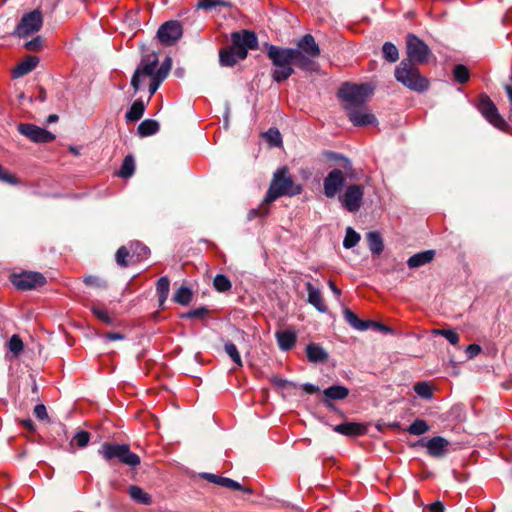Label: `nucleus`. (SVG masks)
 I'll list each match as a JSON object with an SVG mask.
<instances>
[{
	"label": "nucleus",
	"instance_id": "1",
	"mask_svg": "<svg viewBox=\"0 0 512 512\" xmlns=\"http://www.w3.org/2000/svg\"><path fill=\"white\" fill-rule=\"evenodd\" d=\"M321 49L311 34L303 35L294 48L267 46V57L273 65L271 77L281 83L294 74L293 65L304 72H318Z\"/></svg>",
	"mask_w": 512,
	"mask_h": 512
},
{
	"label": "nucleus",
	"instance_id": "2",
	"mask_svg": "<svg viewBox=\"0 0 512 512\" xmlns=\"http://www.w3.org/2000/svg\"><path fill=\"white\" fill-rule=\"evenodd\" d=\"M172 66L170 57H166L159 64L158 56L155 53L147 54L142 57L132 78L131 86L134 93L144 88V78H149L148 90L150 97L156 93L161 83L166 79Z\"/></svg>",
	"mask_w": 512,
	"mask_h": 512
},
{
	"label": "nucleus",
	"instance_id": "3",
	"mask_svg": "<svg viewBox=\"0 0 512 512\" xmlns=\"http://www.w3.org/2000/svg\"><path fill=\"white\" fill-rule=\"evenodd\" d=\"M301 192L302 185L293 181L286 167H281L273 174L264 203H272L282 196H296L301 194Z\"/></svg>",
	"mask_w": 512,
	"mask_h": 512
},
{
	"label": "nucleus",
	"instance_id": "4",
	"mask_svg": "<svg viewBox=\"0 0 512 512\" xmlns=\"http://www.w3.org/2000/svg\"><path fill=\"white\" fill-rule=\"evenodd\" d=\"M334 158L343 161V169L335 168L331 170L323 180L324 195L329 199L340 194L347 178H351L353 173L352 163L348 158L338 154H335Z\"/></svg>",
	"mask_w": 512,
	"mask_h": 512
},
{
	"label": "nucleus",
	"instance_id": "5",
	"mask_svg": "<svg viewBox=\"0 0 512 512\" xmlns=\"http://www.w3.org/2000/svg\"><path fill=\"white\" fill-rule=\"evenodd\" d=\"M395 78L405 87L416 92H424L429 88V81L422 76L411 61L402 60L395 68Z\"/></svg>",
	"mask_w": 512,
	"mask_h": 512
},
{
	"label": "nucleus",
	"instance_id": "6",
	"mask_svg": "<svg viewBox=\"0 0 512 512\" xmlns=\"http://www.w3.org/2000/svg\"><path fill=\"white\" fill-rule=\"evenodd\" d=\"M372 92L373 88L369 84L344 83L338 91V96L345 103L344 107L348 111L364 105Z\"/></svg>",
	"mask_w": 512,
	"mask_h": 512
},
{
	"label": "nucleus",
	"instance_id": "7",
	"mask_svg": "<svg viewBox=\"0 0 512 512\" xmlns=\"http://www.w3.org/2000/svg\"><path fill=\"white\" fill-rule=\"evenodd\" d=\"M98 453L106 460L112 461L118 459L121 463L130 467H136L140 464V457L131 452L130 448L126 444H111L105 442Z\"/></svg>",
	"mask_w": 512,
	"mask_h": 512
},
{
	"label": "nucleus",
	"instance_id": "8",
	"mask_svg": "<svg viewBox=\"0 0 512 512\" xmlns=\"http://www.w3.org/2000/svg\"><path fill=\"white\" fill-rule=\"evenodd\" d=\"M364 186L362 184H350L338 195L342 207L348 212H357L363 201Z\"/></svg>",
	"mask_w": 512,
	"mask_h": 512
},
{
	"label": "nucleus",
	"instance_id": "9",
	"mask_svg": "<svg viewBox=\"0 0 512 512\" xmlns=\"http://www.w3.org/2000/svg\"><path fill=\"white\" fill-rule=\"evenodd\" d=\"M43 25V16L40 10L35 9L31 12L24 14L17 24L14 35L20 38L27 37L35 32H38Z\"/></svg>",
	"mask_w": 512,
	"mask_h": 512
},
{
	"label": "nucleus",
	"instance_id": "10",
	"mask_svg": "<svg viewBox=\"0 0 512 512\" xmlns=\"http://www.w3.org/2000/svg\"><path fill=\"white\" fill-rule=\"evenodd\" d=\"M407 61H411V63H419L423 64L428 62L429 56L431 55V50L428 45L417 37L414 34H409L407 36Z\"/></svg>",
	"mask_w": 512,
	"mask_h": 512
},
{
	"label": "nucleus",
	"instance_id": "11",
	"mask_svg": "<svg viewBox=\"0 0 512 512\" xmlns=\"http://www.w3.org/2000/svg\"><path fill=\"white\" fill-rule=\"evenodd\" d=\"M232 48L238 51L240 59H245L248 50L256 49L258 46L257 36L254 32L243 30L231 34Z\"/></svg>",
	"mask_w": 512,
	"mask_h": 512
},
{
	"label": "nucleus",
	"instance_id": "12",
	"mask_svg": "<svg viewBox=\"0 0 512 512\" xmlns=\"http://www.w3.org/2000/svg\"><path fill=\"white\" fill-rule=\"evenodd\" d=\"M478 108L481 114L489 123L498 129L504 130L506 123L502 116L499 114L496 105L488 96H480Z\"/></svg>",
	"mask_w": 512,
	"mask_h": 512
},
{
	"label": "nucleus",
	"instance_id": "13",
	"mask_svg": "<svg viewBox=\"0 0 512 512\" xmlns=\"http://www.w3.org/2000/svg\"><path fill=\"white\" fill-rule=\"evenodd\" d=\"M46 282L45 277L39 272H23L18 275H13V285L22 291L35 289L44 285Z\"/></svg>",
	"mask_w": 512,
	"mask_h": 512
},
{
	"label": "nucleus",
	"instance_id": "14",
	"mask_svg": "<svg viewBox=\"0 0 512 512\" xmlns=\"http://www.w3.org/2000/svg\"><path fill=\"white\" fill-rule=\"evenodd\" d=\"M18 131L35 143H48L55 139L50 131L33 124H20Z\"/></svg>",
	"mask_w": 512,
	"mask_h": 512
},
{
	"label": "nucleus",
	"instance_id": "15",
	"mask_svg": "<svg viewBox=\"0 0 512 512\" xmlns=\"http://www.w3.org/2000/svg\"><path fill=\"white\" fill-rule=\"evenodd\" d=\"M182 35V27L178 21H168L157 31L159 41L164 45L174 44Z\"/></svg>",
	"mask_w": 512,
	"mask_h": 512
},
{
	"label": "nucleus",
	"instance_id": "16",
	"mask_svg": "<svg viewBox=\"0 0 512 512\" xmlns=\"http://www.w3.org/2000/svg\"><path fill=\"white\" fill-rule=\"evenodd\" d=\"M418 444L425 446L431 457L441 458L448 451L449 441L442 436H435L427 441L419 440Z\"/></svg>",
	"mask_w": 512,
	"mask_h": 512
},
{
	"label": "nucleus",
	"instance_id": "17",
	"mask_svg": "<svg viewBox=\"0 0 512 512\" xmlns=\"http://www.w3.org/2000/svg\"><path fill=\"white\" fill-rule=\"evenodd\" d=\"M348 117L350 121L355 126H367V125H374L377 123V119L369 112L364 105L352 108L347 111Z\"/></svg>",
	"mask_w": 512,
	"mask_h": 512
},
{
	"label": "nucleus",
	"instance_id": "18",
	"mask_svg": "<svg viewBox=\"0 0 512 512\" xmlns=\"http://www.w3.org/2000/svg\"><path fill=\"white\" fill-rule=\"evenodd\" d=\"M349 395V389L342 385H333L323 391V404L330 410H335L333 400H342Z\"/></svg>",
	"mask_w": 512,
	"mask_h": 512
},
{
	"label": "nucleus",
	"instance_id": "19",
	"mask_svg": "<svg viewBox=\"0 0 512 512\" xmlns=\"http://www.w3.org/2000/svg\"><path fill=\"white\" fill-rule=\"evenodd\" d=\"M203 478L208 480L211 483L217 484L222 487H226V488H229L232 490H240V491H244L246 493H252L251 489L244 488L237 481L227 478V477H222V476H218V475L211 474V473H204Z\"/></svg>",
	"mask_w": 512,
	"mask_h": 512
},
{
	"label": "nucleus",
	"instance_id": "20",
	"mask_svg": "<svg viewBox=\"0 0 512 512\" xmlns=\"http://www.w3.org/2000/svg\"><path fill=\"white\" fill-rule=\"evenodd\" d=\"M275 336L278 346L282 351H289L296 344L297 335L292 330L278 331Z\"/></svg>",
	"mask_w": 512,
	"mask_h": 512
},
{
	"label": "nucleus",
	"instance_id": "21",
	"mask_svg": "<svg viewBox=\"0 0 512 512\" xmlns=\"http://www.w3.org/2000/svg\"><path fill=\"white\" fill-rule=\"evenodd\" d=\"M305 286L308 292V303L314 306L319 312L325 313L327 311V307L323 303L321 291L314 287L310 282H307Z\"/></svg>",
	"mask_w": 512,
	"mask_h": 512
},
{
	"label": "nucleus",
	"instance_id": "22",
	"mask_svg": "<svg viewBox=\"0 0 512 512\" xmlns=\"http://www.w3.org/2000/svg\"><path fill=\"white\" fill-rule=\"evenodd\" d=\"M39 63V58L36 56H28L25 60L19 63L13 70V77L19 78L36 68Z\"/></svg>",
	"mask_w": 512,
	"mask_h": 512
},
{
	"label": "nucleus",
	"instance_id": "23",
	"mask_svg": "<svg viewBox=\"0 0 512 512\" xmlns=\"http://www.w3.org/2000/svg\"><path fill=\"white\" fill-rule=\"evenodd\" d=\"M307 359L312 363L324 362L328 358V353L318 344L310 343L306 346Z\"/></svg>",
	"mask_w": 512,
	"mask_h": 512
},
{
	"label": "nucleus",
	"instance_id": "24",
	"mask_svg": "<svg viewBox=\"0 0 512 512\" xmlns=\"http://www.w3.org/2000/svg\"><path fill=\"white\" fill-rule=\"evenodd\" d=\"M343 315L349 325L359 331H365L370 327L371 324H375L374 321L361 320L354 312L348 308L344 309Z\"/></svg>",
	"mask_w": 512,
	"mask_h": 512
},
{
	"label": "nucleus",
	"instance_id": "25",
	"mask_svg": "<svg viewBox=\"0 0 512 512\" xmlns=\"http://www.w3.org/2000/svg\"><path fill=\"white\" fill-rule=\"evenodd\" d=\"M435 256L434 250H426L423 252L416 253L412 255L408 261L407 264L410 268H418L421 267L433 260Z\"/></svg>",
	"mask_w": 512,
	"mask_h": 512
},
{
	"label": "nucleus",
	"instance_id": "26",
	"mask_svg": "<svg viewBox=\"0 0 512 512\" xmlns=\"http://www.w3.org/2000/svg\"><path fill=\"white\" fill-rule=\"evenodd\" d=\"M238 51L234 48H223L219 51V63L221 66L232 67L240 61Z\"/></svg>",
	"mask_w": 512,
	"mask_h": 512
},
{
	"label": "nucleus",
	"instance_id": "27",
	"mask_svg": "<svg viewBox=\"0 0 512 512\" xmlns=\"http://www.w3.org/2000/svg\"><path fill=\"white\" fill-rule=\"evenodd\" d=\"M334 431L342 435L357 436L364 432V427L358 423H342L334 427Z\"/></svg>",
	"mask_w": 512,
	"mask_h": 512
},
{
	"label": "nucleus",
	"instance_id": "28",
	"mask_svg": "<svg viewBox=\"0 0 512 512\" xmlns=\"http://www.w3.org/2000/svg\"><path fill=\"white\" fill-rule=\"evenodd\" d=\"M145 111V103L143 100L138 99L133 102L129 110L126 112L125 118L127 121L136 122L143 116Z\"/></svg>",
	"mask_w": 512,
	"mask_h": 512
},
{
	"label": "nucleus",
	"instance_id": "29",
	"mask_svg": "<svg viewBox=\"0 0 512 512\" xmlns=\"http://www.w3.org/2000/svg\"><path fill=\"white\" fill-rule=\"evenodd\" d=\"M129 495L134 502L139 504L149 505L152 502L151 496L136 485L129 487Z\"/></svg>",
	"mask_w": 512,
	"mask_h": 512
},
{
	"label": "nucleus",
	"instance_id": "30",
	"mask_svg": "<svg viewBox=\"0 0 512 512\" xmlns=\"http://www.w3.org/2000/svg\"><path fill=\"white\" fill-rule=\"evenodd\" d=\"M170 290V281L168 277L163 276L158 279L156 284V291L159 297V306L162 307L168 298Z\"/></svg>",
	"mask_w": 512,
	"mask_h": 512
},
{
	"label": "nucleus",
	"instance_id": "31",
	"mask_svg": "<svg viewBox=\"0 0 512 512\" xmlns=\"http://www.w3.org/2000/svg\"><path fill=\"white\" fill-rule=\"evenodd\" d=\"M158 130H159V123L152 119H146V120L142 121L137 128L138 134L141 137H147V136L153 135V134L157 133Z\"/></svg>",
	"mask_w": 512,
	"mask_h": 512
},
{
	"label": "nucleus",
	"instance_id": "32",
	"mask_svg": "<svg viewBox=\"0 0 512 512\" xmlns=\"http://www.w3.org/2000/svg\"><path fill=\"white\" fill-rule=\"evenodd\" d=\"M366 238L368 241L369 248L373 253L380 254L383 251V240L379 232L371 231L367 233Z\"/></svg>",
	"mask_w": 512,
	"mask_h": 512
},
{
	"label": "nucleus",
	"instance_id": "33",
	"mask_svg": "<svg viewBox=\"0 0 512 512\" xmlns=\"http://www.w3.org/2000/svg\"><path fill=\"white\" fill-rule=\"evenodd\" d=\"M135 170V161L132 155H127L120 167L118 175L122 178H129L133 175Z\"/></svg>",
	"mask_w": 512,
	"mask_h": 512
},
{
	"label": "nucleus",
	"instance_id": "34",
	"mask_svg": "<svg viewBox=\"0 0 512 512\" xmlns=\"http://www.w3.org/2000/svg\"><path fill=\"white\" fill-rule=\"evenodd\" d=\"M429 425L425 420L416 419L405 431L411 435L420 436L428 432Z\"/></svg>",
	"mask_w": 512,
	"mask_h": 512
},
{
	"label": "nucleus",
	"instance_id": "35",
	"mask_svg": "<svg viewBox=\"0 0 512 512\" xmlns=\"http://www.w3.org/2000/svg\"><path fill=\"white\" fill-rule=\"evenodd\" d=\"M192 299V292L186 286H181L173 295V300L181 305H188Z\"/></svg>",
	"mask_w": 512,
	"mask_h": 512
},
{
	"label": "nucleus",
	"instance_id": "36",
	"mask_svg": "<svg viewBox=\"0 0 512 512\" xmlns=\"http://www.w3.org/2000/svg\"><path fill=\"white\" fill-rule=\"evenodd\" d=\"M214 288L221 293L228 292L232 288L229 278L223 274H217L213 279Z\"/></svg>",
	"mask_w": 512,
	"mask_h": 512
},
{
	"label": "nucleus",
	"instance_id": "37",
	"mask_svg": "<svg viewBox=\"0 0 512 512\" xmlns=\"http://www.w3.org/2000/svg\"><path fill=\"white\" fill-rule=\"evenodd\" d=\"M382 53L385 60L394 63L399 59L397 47L391 42H385L382 47Z\"/></svg>",
	"mask_w": 512,
	"mask_h": 512
},
{
	"label": "nucleus",
	"instance_id": "38",
	"mask_svg": "<svg viewBox=\"0 0 512 512\" xmlns=\"http://www.w3.org/2000/svg\"><path fill=\"white\" fill-rule=\"evenodd\" d=\"M360 241V234L357 233L353 228L348 227L346 229L345 237L343 240V246L346 249L353 248Z\"/></svg>",
	"mask_w": 512,
	"mask_h": 512
},
{
	"label": "nucleus",
	"instance_id": "39",
	"mask_svg": "<svg viewBox=\"0 0 512 512\" xmlns=\"http://www.w3.org/2000/svg\"><path fill=\"white\" fill-rule=\"evenodd\" d=\"M224 350L226 354L231 358V360L238 366L242 367L243 362L240 356V353L236 347V345L232 342H226L224 345Z\"/></svg>",
	"mask_w": 512,
	"mask_h": 512
},
{
	"label": "nucleus",
	"instance_id": "40",
	"mask_svg": "<svg viewBox=\"0 0 512 512\" xmlns=\"http://www.w3.org/2000/svg\"><path fill=\"white\" fill-rule=\"evenodd\" d=\"M453 76L455 81L459 84H465L470 79V73L466 66L458 64L453 69Z\"/></svg>",
	"mask_w": 512,
	"mask_h": 512
},
{
	"label": "nucleus",
	"instance_id": "41",
	"mask_svg": "<svg viewBox=\"0 0 512 512\" xmlns=\"http://www.w3.org/2000/svg\"><path fill=\"white\" fill-rule=\"evenodd\" d=\"M8 349L15 356H18L24 349V344L19 335L14 334L8 341Z\"/></svg>",
	"mask_w": 512,
	"mask_h": 512
},
{
	"label": "nucleus",
	"instance_id": "42",
	"mask_svg": "<svg viewBox=\"0 0 512 512\" xmlns=\"http://www.w3.org/2000/svg\"><path fill=\"white\" fill-rule=\"evenodd\" d=\"M414 391L419 397L424 399H431L433 396L432 389L427 382H418L415 384Z\"/></svg>",
	"mask_w": 512,
	"mask_h": 512
},
{
	"label": "nucleus",
	"instance_id": "43",
	"mask_svg": "<svg viewBox=\"0 0 512 512\" xmlns=\"http://www.w3.org/2000/svg\"><path fill=\"white\" fill-rule=\"evenodd\" d=\"M433 334L445 337L452 345H457L460 340L459 335L451 329H435Z\"/></svg>",
	"mask_w": 512,
	"mask_h": 512
},
{
	"label": "nucleus",
	"instance_id": "44",
	"mask_svg": "<svg viewBox=\"0 0 512 512\" xmlns=\"http://www.w3.org/2000/svg\"><path fill=\"white\" fill-rule=\"evenodd\" d=\"M217 6L230 7L231 3L227 0H201L198 3V7L205 10H211Z\"/></svg>",
	"mask_w": 512,
	"mask_h": 512
},
{
	"label": "nucleus",
	"instance_id": "45",
	"mask_svg": "<svg viewBox=\"0 0 512 512\" xmlns=\"http://www.w3.org/2000/svg\"><path fill=\"white\" fill-rule=\"evenodd\" d=\"M269 204L270 203H264V201H263L258 208L251 209L248 212L247 218L249 220H252L257 217L263 218V217L267 216L269 213V208H268Z\"/></svg>",
	"mask_w": 512,
	"mask_h": 512
},
{
	"label": "nucleus",
	"instance_id": "46",
	"mask_svg": "<svg viewBox=\"0 0 512 512\" xmlns=\"http://www.w3.org/2000/svg\"><path fill=\"white\" fill-rule=\"evenodd\" d=\"M89 441L90 434L87 431H78L74 435L71 441V445L73 444V442H75L79 448H84L88 445Z\"/></svg>",
	"mask_w": 512,
	"mask_h": 512
},
{
	"label": "nucleus",
	"instance_id": "47",
	"mask_svg": "<svg viewBox=\"0 0 512 512\" xmlns=\"http://www.w3.org/2000/svg\"><path fill=\"white\" fill-rule=\"evenodd\" d=\"M265 136L271 146L278 147L282 143V137L280 132L277 129L270 128L266 133Z\"/></svg>",
	"mask_w": 512,
	"mask_h": 512
},
{
	"label": "nucleus",
	"instance_id": "48",
	"mask_svg": "<svg viewBox=\"0 0 512 512\" xmlns=\"http://www.w3.org/2000/svg\"><path fill=\"white\" fill-rule=\"evenodd\" d=\"M129 256H130V252L127 249V247H125V246L120 247L117 250L116 255H115L117 264L121 267H127L128 266L127 258Z\"/></svg>",
	"mask_w": 512,
	"mask_h": 512
},
{
	"label": "nucleus",
	"instance_id": "49",
	"mask_svg": "<svg viewBox=\"0 0 512 512\" xmlns=\"http://www.w3.org/2000/svg\"><path fill=\"white\" fill-rule=\"evenodd\" d=\"M84 283L88 286L105 289L107 287L106 281L97 276H86L84 277Z\"/></svg>",
	"mask_w": 512,
	"mask_h": 512
},
{
	"label": "nucleus",
	"instance_id": "50",
	"mask_svg": "<svg viewBox=\"0 0 512 512\" xmlns=\"http://www.w3.org/2000/svg\"><path fill=\"white\" fill-rule=\"evenodd\" d=\"M131 249L133 250V254L137 255V259L145 258L149 254V248L140 242L131 244ZM133 256L134 255H132V257Z\"/></svg>",
	"mask_w": 512,
	"mask_h": 512
},
{
	"label": "nucleus",
	"instance_id": "51",
	"mask_svg": "<svg viewBox=\"0 0 512 512\" xmlns=\"http://www.w3.org/2000/svg\"><path fill=\"white\" fill-rule=\"evenodd\" d=\"M92 313L97 317L99 320L103 321L107 324H112V319L108 315L107 311L105 309H101L98 307H92L91 309Z\"/></svg>",
	"mask_w": 512,
	"mask_h": 512
},
{
	"label": "nucleus",
	"instance_id": "52",
	"mask_svg": "<svg viewBox=\"0 0 512 512\" xmlns=\"http://www.w3.org/2000/svg\"><path fill=\"white\" fill-rule=\"evenodd\" d=\"M0 181L8 184H17V178L0 165Z\"/></svg>",
	"mask_w": 512,
	"mask_h": 512
},
{
	"label": "nucleus",
	"instance_id": "53",
	"mask_svg": "<svg viewBox=\"0 0 512 512\" xmlns=\"http://www.w3.org/2000/svg\"><path fill=\"white\" fill-rule=\"evenodd\" d=\"M43 46V39L40 36L33 38L25 43V48L29 51H39Z\"/></svg>",
	"mask_w": 512,
	"mask_h": 512
},
{
	"label": "nucleus",
	"instance_id": "54",
	"mask_svg": "<svg viewBox=\"0 0 512 512\" xmlns=\"http://www.w3.org/2000/svg\"><path fill=\"white\" fill-rule=\"evenodd\" d=\"M34 415L37 419L44 421L48 419V413L44 404H37L34 407Z\"/></svg>",
	"mask_w": 512,
	"mask_h": 512
},
{
	"label": "nucleus",
	"instance_id": "55",
	"mask_svg": "<svg viewBox=\"0 0 512 512\" xmlns=\"http://www.w3.org/2000/svg\"><path fill=\"white\" fill-rule=\"evenodd\" d=\"M207 312H208V310L205 307H200V308H196V309H193V310L187 312L186 314L183 315V317L201 318L204 315H206Z\"/></svg>",
	"mask_w": 512,
	"mask_h": 512
},
{
	"label": "nucleus",
	"instance_id": "56",
	"mask_svg": "<svg viewBox=\"0 0 512 512\" xmlns=\"http://www.w3.org/2000/svg\"><path fill=\"white\" fill-rule=\"evenodd\" d=\"M481 351V347L478 344H470L466 348V354L469 359L476 357Z\"/></svg>",
	"mask_w": 512,
	"mask_h": 512
},
{
	"label": "nucleus",
	"instance_id": "57",
	"mask_svg": "<svg viewBox=\"0 0 512 512\" xmlns=\"http://www.w3.org/2000/svg\"><path fill=\"white\" fill-rule=\"evenodd\" d=\"M302 389H303V391H305L308 394H313V393L320 391L318 386L311 384V383H304L302 385Z\"/></svg>",
	"mask_w": 512,
	"mask_h": 512
},
{
	"label": "nucleus",
	"instance_id": "58",
	"mask_svg": "<svg viewBox=\"0 0 512 512\" xmlns=\"http://www.w3.org/2000/svg\"><path fill=\"white\" fill-rule=\"evenodd\" d=\"M429 509H430L431 512H443L444 511V505H443L442 502L436 501V502L432 503L429 506Z\"/></svg>",
	"mask_w": 512,
	"mask_h": 512
},
{
	"label": "nucleus",
	"instance_id": "59",
	"mask_svg": "<svg viewBox=\"0 0 512 512\" xmlns=\"http://www.w3.org/2000/svg\"><path fill=\"white\" fill-rule=\"evenodd\" d=\"M21 424H22V426L25 429H27V430H29L31 432H34L35 429H36V426H35L34 422L31 419H24V420L21 421Z\"/></svg>",
	"mask_w": 512,
	"mask_h": 512
},
{
	"label": "nucleus",
	"instance_id": "60",
	"mask_svg": "<svg viewBox=\"0 0 512 512\" xmlns=\"http://www.w3.org/2000/svg\"><path fill=\"white\" fill-rule=\"evenodd\" d=\"M105 338L109 341L123 340L124 335L121 333H107Z\"/></svg>",
	"mask_w": 512,
	"mask_h": 512
},
{
	"label": "nucleus",
	"instance_id": "61",
	"mask_svg": "<svg viewBox=\"0 0 512 512\" xmlns=\"http://www.w3.org/2000/svg\"><path fill=\"white\" fill-rule=\"evenodd\" d=\"M328 286H329V288L331 289V291L334 293V295H336L337 297H339V296L341 295V291H340V289H338V288L336 287V285L334 284V282H333V281H331V280H330V281L328 282Z\"/></svg>",
	"mask_w": 512,
	"mask_h": 512
},
{
	"label": "nucleus",
	"instance_id": "62",
	"mask_svg": "<svg viewBox=\"0 0 512 512\" xmlns=\"http://www.w3.org/2000/svg\"><path fill=\"white\" fill-rule=\"evenodd\" d=\"M370 327H375L376 329L383 331V332L390 331V329L387 326H385L381 323H377V322H375V324H371Z\"/></svg>",
	"mask_w": 512,
	"mask_h": 512
},
{
	"label": "nucleus",
	"instance_id": "63",
	"mask_svg": "<svg viewBox=\"0 0 512 512\" xmlns=\"http://www.w3.org/2000/svg\"><path fill=\"white\" fill-rule=\"evenodd\" d=\"M272 382L277 385L278 387H284L288 381L280 378H273Z\"/></svg>",
	"mask_w": 512,
	"mask_h": 512
},
{
	"label": "nucleus",
	"instance_id": "64",
	"mask_svg": "<svg viewBox=\"0 0 512 512\" xmlns=\"http://www.w3.org/2000/svg\"><path fill=\"white\" fill-rule=\"evenodd\" d=\"M505 90L508 96L510 103L512 104V87L510 85H505Z\"/></svg>",
	"mask_w": 512,
	"mask_h": 512
}]
</instances>
